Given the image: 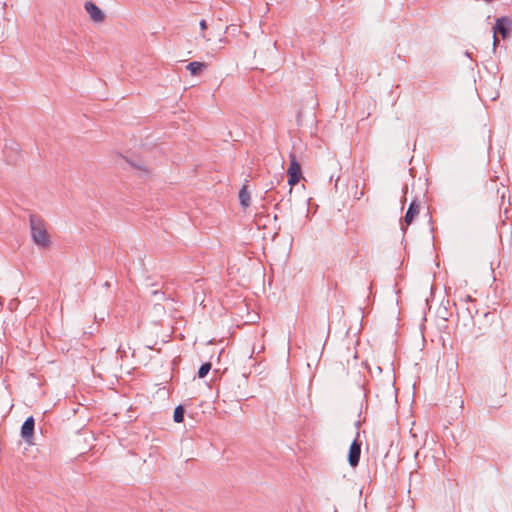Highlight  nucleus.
<instances>
[{
	"label": "nucleus",
	"instance_id": "2eb2a0df",
	"mask_svg": "<svg viewBox=\"0 0 512 512\" xmlns=\"http://www.w3.org/2000/svg\"><path fill=\"white\" fill-rule=\"evenodd\" d=\"M201 37L206 41L209 42L211 39L207 37L205 34H202Z\"/></svg>",
	"mask_w": 512,
	"mask_h": 512
},
{
	"label": "nucleus",
	"instance_id": "0eeeda50",
	"mask_svg": "<svg viewBox=\"0 0 512 512\" xmlns=\"http://www.w3.org/2000/svg\"><path fill=\"white\" fill-rule=\"evenodd\" d=\"M33 432H34V419H33V417H28L22 425L21 435L25 440L29 441L33 436Z\"/></svg>",
	"mask_w": 512,
	"mask_h": 512
},
{
	"label": "nucleus",
	"instance_id": "7ed1b4c3",
	"mask_svg": "<svg viewBox=\"0 0 512 512\" xmlns=\"http://www.w3.org/2000/svg\"><path fill=\"white\" fill-rule=\"evenodd\" d=\"M129 166L135 170L136 174L141 178H148L152 174V168L147 161L134 160L128 157H123Z\"/></svg>",
	"mask_w": 512,
	"mask_h": 512
},
{
	"label": "nucleus",
	"instance_id": "4468645a",
	"mask_svg": "<svg viewBox=\"0 0 512 512\" xmlns=\"http://www.w3.org/2000/svg\"><path fill=\"white\" fill-rule=\"evenodd\" d=\"M498 43H499V40H498V38H497V34H494V33H493V45H494V47H495Z\"/></svg>",
	"mask_w": 512,
	"mask_h": 512
},
{
	"label": "nucleus",
	"instance_id": "20e7f679",
	"mask_svg": "<svg viewBox=\"0 0 512 512\" xmlns=\"http://www.w3.org/2000/svg\"><path fill=\"white\" fill-rule=\"evenodd\" d=\"M84 7L93 22L102 23L105 20L104 12L95 3L87 1Z\"/></svg>",
	"mask_w": 512,
	"mask_h": 512
},
{
	"label": "nucleus",
	"instance_id": "f257e3e1",
	"mask_svg": "<svg viewBox=\"0 0 512 512\" xmlns=\"http://www.w3.org/2000/svg\"><path fill=\"white\" fill-rule=\"evenodd\" d=\"M31 236L33 242L40 247L47 248L50 246V236L47 232L46 223L39 218H30Z\"/></svg>",
	"mask_w": 512,
	"mask_h": 512
},
{
	"label": "nucleus",
	"instance_id": "39448f33",
	"mask_svg": "<svg viewBox=\"0 0 512 512\" xmlns=\"http://www.w3.org/2000/svg\"><path fill=\"white\" fill-rule=\"evenodd\" d=\"M511 21L507 17H501L496 20L495 26L493 27V33H499L503 39H505L510 32Z\"/></svg>",
	"mask_w": 512,
	"mask_h": 512
},
{
	"label": "nucleus",
	"instance_id": "6e6552de",
	"mask_svg": "<svg viewBox=\"0 0 512 512\" xmlns=\"http://www.w3.org/2000/svg\"><path fill=\"white\" fill-rule=\"evenodd\" d=\"M419 213V206L412 202L405 214L404 221L407 225H410L414 219V217Z\"/></svg>",
	"mask_w": 512,
	"mask_h": 512
},
{
	"label": "nucleus",
	"instance_id": "ddd939ff",
	"mask_svg": "<svg viewBox=\"0 0 512 512\" xmlns=\"http://www.w3.org/2000/svg\"><path fill=\"white\" fill-rule=\"evenodd\" d=\"M199 25H200L201 30H203V31L206 30L208 27L207 22L205 20H201Z\"/></svg>",
	"mask_w": 512,
	"mask_h": 512
},
{
	"label": "nucleus",
	"instance_id": "9d476101",
	"mask_svg": "<svg viewBox=\"0 0 512 512\" xmlns=\"http://www.w3.org/2000/svg\"><path fill=\"white\" fill-rule=\"evenodd\" d=\"M239 201L244 208H247L250 204V194L245 186L239 191Z\"/></svg>",
	"mask_w": 512,
	"mask_h": 512
},
{
	"label": "nucleus",
	"instance_id": "9b49d317",
	"mask_svg": "<svg viewBox=\"0 0 512 512\" xmlns=\"http://www.w3.org/2000/svg\"><path fill=\"white\" fill-rule=\"evenodd\" d=\"M173 419L176 423H181L184 420V409L182 406H177L174 410Z\"/></svg>",
	"mask_w": 512,
	"mask_h": 512
},
{
	"label": "nucleus",
	"instance_id": "1a4fd4ad",
	"mask_svg": "<svg viewBox=\"0 0 512 512\" xmlns=\"http://www.w3.org/2000/svg\"><path fill=\"white\" fill-rule=\"evenodd\" d=\"M204 68H206V64L204 62H198V61L190 62L186 66V69L193 76H196V75L200 74Z\"/></svg>",
	"mask_w": 512,
	"mask_h": 512
},
{
	"label": "nucleus",
	"instance_id": "f8f14e48",
	"mask_svg": "<svg viewBox=\"0 0 512 512\" xmlns=\"http://www.w3.org/2000/svg\"><path fill=\"white\" fill-rule=\"evenodd\" d=\"M210 369H211V364L204 363L198 370L199 378H204L209 373Z\"/></svg>",
	"mask_w": 512,
	"mask_h": 512
},
{
	"label": "nucleus",
	"instance_id": "423d86ee",
	"mask_svg": "<svg viewBox=\"0 0 512 512\" xmlns=\"http://www.w3.org/2000/svg\"><path fill=\"white\" fill-rule=\"evenodd\" d=\"M361 446L357 441H353L348 454V462L352 467H356L359 463Z\"/></svg>",
	"mask_w": 512,
	"mask_h": 512
},
{
	"label": "nucleus",
	"instance_id": "f03ea898",
	"mask_svg": "<svg viewBox=\"0 0 512 512\" xmlns=\"http://www.w3.org/2000/svg\"><path fill=\"white\" fill-rule=\"evenodd\" d=\"M290 165L287 169L288 184L294 187L302 178V169L294 154L289 155Z\"/></svg>",
	"mask_w": 512,
	"mask_h": 512
}]
</instances>
